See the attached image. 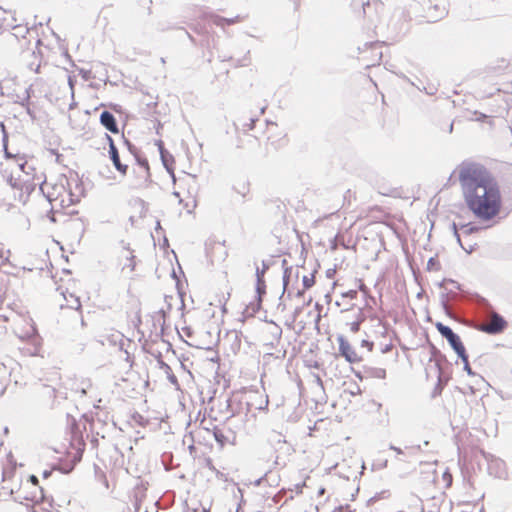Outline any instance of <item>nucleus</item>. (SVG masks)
I'll use <instances>...</instances> for the list:
<instances>
[{
	"mask_svg": "<svg viewBox=\"0 0 512 512\" xmlns=\"http://www.w3.org/2000/svg\"><path fill=\"white\" fill-rule=\"evenodd\" d=\"M336 269L335 268H329L326 270V277L329 279H332L335 276Z\"/></svg>",
	"mask_w": 512,
	"mask_h": 512,
	"instance_id": "nucleus-46",
	"label": "nucleus"
},
{
	"mask_svg": "<svg viewBox=\"0 0 512 512\" xmlns=\"http://www.w3.org/2000/svg\"><path fill=\"white\" fill-rule=\"evenodd\" d=\"M315 273H316V270L313 271V273L311 274L310 277H308L306 275L303 276L302 285H303L304 290L310 289L315 284V277H314Z\"/></svg>",
	"mask_w": 512,
	"mask_h": 512,
	"instance_id": "nucleus-22",
	"label": "nucleus"
},
{
	"mask_svg": "<svg viewBox=\"0 0 512 512\" xmlns=\"http://www.w3.org/2000/svg\"><path fill=\"white\" fill-rule=\"evenodd\" d=\"M18 98H19L20 100H19V101H16V103H18L19 105H21L23 108L30 106V99H31V95H24L22 98H20V97L18 96Z\"/></svg>",
	"mask_w": 512,
	"mask_h": 512,
	"instance_id": "nucleus-32",
	"label": "nucleus"
},
{
	"mask_svg": "<svg viewBox=\"0 0 512 512\" xmlns=\"http://www.w3.org/2000/svg\"><path fill=\"white\" fill-rule=\"evenodd\" d=\"M136 161V164L139 166L140 170L143 172V177L145 178V181H150V168L149 163L146 157H144L140 151L137 152L135 155H133Z\"/></svg>",
	"mask_w": 512,
	"mask_h": 512,
	"instance_id": "nucleus-9",
	"label": "nucleus"
},
{
	"mask_svg": "<svg viewBox=\"0 0 512 512\" xmlns=\"http://www.w3.org/2000/svg\"><path fill=\"white\" fill-rule=\"evenodd\" d=\"M277 309L282 312L286 309V305H285V303L282 302V298L281 299L279 298V303L277 305Z\"/></svg>",
	"mask_w": 512,
	"mask_h": 512,
	"instance_id": "nucleus-55",
	"label": "nucleus"
},
{
	"mask_svg": "<svg viewBox=\"0 0 512 512\" xmlns=\"http://www.w3.org/2000/svg\"><path fill=\"white\" fill-rule=\"evenodd\" d=\"M460 228L463 230L465 235H471L477 233L481 228L470 223L460 224Z\"/></svg>",
	"mask_w": 512,
	"mask_h": 512,
	"instance_id": "nucleus-21",
	"label": "nucleus"
},
{
	"mask_svg": "<svg viewBox=\"0 0 512 512\" xmlns=\"http://www.w3.org/2000/svg\"><path fill=\"white\" fill-rule=\"evenodd\" d=\"M482 455L487 462V471L489 475L494 476L495 478H503L506 475V464L505 462L494 456L489 452L482 451Z\"/></svg>",
	"mask_w": 512,
	"mask_h": 512,
	"instance_id": "nucleus-4",
	"label": "nucleus"
},
{
	"mask_svg": "<svg viewBox=\"0 0 512 512\" xmlns=\"http://www.w3.org/2000/svg\"><path fill=\"white\" fill-rule=\"evenodd\" d=\"M436 366L438 367V370H439V377H438V382H437V384L435 385V387H434V389L432 391V394H431L432 398H436L437 396L441 395L442 390H443L444 385H445V383L441 382V377H440V375H441V368H440L439 361L436 362Z\"/></svg>",
	"mask_w": 512,
	"mask_h": 512,
	"instance_id": "nucleus-17",
	"label": "nucleus"
},
{
	"mask_svg": "<svg viewBox=\"0 0 512 512\" xmlns=\"http://www.w3.org/2000/svg\"><path fill=\"white\" fill-rule=\"evenodd\" d=\"M109 158L114 166V168L121 174L126 175L128 171V165L123 164L120 160V155L116 144H112L110 149L108 150Z\"/></svg>",
	"mask_w": 512,
	"mask_h": 512,
	"instance_id": "nucleus-8",
	"label": "nucleus"
},
{
	"mask_svg": "<svg viewBox=\"0 0 512 512\" xmlns=\"http://www.w3.org/2000/svg\"><path fill=\"white\" fill-rule=\"evenodd\" d=\"M159 152H160V158L162 161V164L165 169H168V165H171L174 163L173 156L164 148L162 141H159Z\"/></svg>",
	"mask_w": 512,
	"mask_h": 512,
	"instance_id": "nucleus-11",
	"label": "nucleus"
},
{
	"mask_svg": "<svg viewBox=\"0 0 512 512\" xmlns=\"http://www.w3.org/2000/svg\"><path fill=\"white\" fill-rule=\"evenodd\" d=\"M441 266L436 257H430L427 262V270L428 271H438L440 270Z\"/></svg>",
	"mask_w": 512,
	"mask_h": 512,
	"instance_id": "nucleus-23",
	"label": "nucleus"
},
{
	"mask_svg": "<svg viewBox=\"0 0 512 512\" xmlns=\"http://www.w3.org/2000/svg\"><path fill=\"white\" fill-rule=\"evenodd\" d=\"M267 476V474H265L263 477H260L259 479H257L254 484L255 486H259L261 485V483L264 481L265 477Z\"/></svg>",
	"mask_w": 512,
	"mask_h": 512,
	"instance_id": "nucleus-62",
	"label": "nucleus"
},
{
	"mask_svg": "<svg viewBox=\"0 0 512 512\" xmlns=\"http://www.w3.org/2000/svg\"><path fill=\"white\" fill-rule=\"evenodd\" d=\"M231 19H232L233 24H235V23H237V22H239L241 20V17L239 15H237V16L231 18Z\"/></svg>",
	"mask_w": 512,
	"mask_h": 512,
	"instance_id": "nucleus-64",
	"label": "nucleus"
},
{
	"mask_svg": "<svg viewBox=\"0 0 512 512\" xmlns=\"http://www.w3.org/2000/svg\"><path fill=\"white\" fill-rule=\"evenodd\" d=\"M392 347H393V345H392L391 343H389V344L385 345V346L381 349V352H382L383 354L388 353V352H390V351H391Z\"/></svg>",
	"mask_w": 512,
	"mask_h": 512,
	"instance_id": "nucleus-52",
	"label": "nucleus"
},
{
	"mask_svg": "<svg viewBox=\"0 0 512 512\" xmlns=\"http://www.w3.org/2000/svg\"><path fill=\"white\" fill-rule=\"evenodd\" d=\"M435 327L437 331L440 333V335L447 340L450 347L457 355H464V351L466 350V348L460 336L457 333H455L451 327L441 322H437L435 324Z\"/></svg>",
	"mask_w": 512,
	"mask_h": 512,
	"instance_id": "nucleus-3",
	"label": "nucleus"
},
{
	"mask_svg": "<svg viewBox=\"0 0 512 512\" xmlns=\"http://www.w3.org/2000/svg\"><path fill=\"white\" fill-rule=\"evenodd\" d=\"M208 18H209V20L213 24H215L216 26H219V27H224L225 25H232L233 24L231 18L222 17V16L217 15V14H210L208 16Z\"/></svg>",
	"mask_w": 512,
	"mask_h": 512,
	"instance_id": "nucleus-12",
	"label": "nucleus"
},
{
	"mask_svg": "<svg viewBox=\"0 0 512 512\" xmlns=\"http://www.w3.org/2000/svg\"><path fill=\"white\" fill-rule=\"evenodd\" d=\"M183 331H184V333L186 334V336H188V337H190V336L192 335V329H191V327H188V326H187V327H184V328H183Z\"/></svg>",
	"mask_w": 512,
	"mask_h": 512,
	"instance_id": "nucleus-59",
	"label": "nucleus"
},
{
	"mask_svg": "<svg viewBox=\"0 0 512 512\" xmlns=\"http://www.w3.org/2000/svg\"><path fill=\"white\" fill-rule=\"evenodd\" d=\"M263 298H255L254 301H251L247 306L245 311L249 316H254L262 307Z\"/></svg>",
	"mask_w": 512,
	"mask_h": 512,
	"instance_id": "nucleus-13",
	"label": "nucleus"
},
{
	"mask_svg": "<svg viewBox=\"0 0 512 512\" xmlns=\"http://www.w3.org/2000/svg\"><path fill=\"white\" fill-rule=\"evenodd\" d=\"M68 83H69V86L71 88V97H72V99H74V88H73L74 81L72 80L71 77L68 78Z\"/></svg>",
	"mask_w": 512,
	"mask_h": 512,
	"instance_id": "nucleus-57",
	"label": "nucleus"
},
{
	"mask_svg": "<svg viewBox=\"0 0 512 512\" xmlns=\"http://www.w3.org/2000/svg\"><path fill=\"white\" fill-rule=\"evenodd\" d=\"M23 184H24V190H20V191L25 192L27 195H30L34 190L35 185L33 183H31L29 180H23Z\"/></svg>",
	"mask_w": 512,
	"mask_h": 512,
	"instance_id": "nucleus-28",
	"label": "nucleus"
},
{
	"mask_svg": "<svg viewBox=\"0 0 512 512\" xmlns=\"http://www.w3.org/2000/svg\"><path fill=\"white\" fill-rule=\"evenodd\" d=\"M303 310V306H298L294 309L293 313H292V322H295L297 317L300 315V313L302 312Z\"/></svg>",
	"mask_w": 512,
	"mask_h": 512,
	"instance_id": "nucleus-38",
	"label": "nucleus"
},
{
	"mask_svg": "<svg viewBox=\"0 0 512 512\" xmlns=\"http://www.w3.org/2000/svg\"><path fill=\"white\" fill-rule=\"evenodd\" d=\"M74 466V464L58 465L56 469H58L63 474H69L74 469Z\"/></svg>",
	"mask_w": 512,
	"mask_h": 512,
	"instance_id": "nucleus-27",
	"label": "nucleus"
},
{
	"mask_svg": "<svg viewBox=\"0 0 512 512\" xmlns=\"http://www.w3.org/2000/svg\"><path fill=\"white\" fill-rule=\"evenodd\" d=\"M255 298H263L266 295V281L262 278H256Z\"/></svg>",
	"mask_w": 512,
	"mask_h": 512,
	"instance_id": "nucleus-14",
	"label": "nucleus"
},
{
	"mask_svg": "<svg viewBox=\"0 0 512 512\" xmlns=\"http://www.w3.org/2000/svg\"><path fill=\"white\" fill-rule=\"evenodd\" d=\"M358 296V292L356 290H348L344 293H342V297L349 298L351 300L356 299Z\"/></svg>",
	"mask_w": 512,
	"mask_h": 512,
	"instance_id": "nucleus-34",
	"label": "nucleus"
},
{
	"mask_svg": "<svg viewBox=\"0 0 512 512\" xmlns=\"http://www.w3.org/2000/svg\"><path fill=\"white\" fill-rule=\"evenodd\" d=\"M6 181L13 189L24 190L23 179L20 176L15 177L13 174H10Z\"/></svg>",
	"mask_w": 512,
	"mask_h": 512,
	"instance_id": "nucleus-16",
	"label": "nucleus"
},
{
	"mask_svg": "<svg viewBox=\"0 0 512 512\" xmlns=\"http://www.w3.org/2000/svg\"><path fill=\"white\" fill-rule=\"evenodd\" d=\"M379 325L382 326L383 331H381V335L385 336L388 332L389 325L387 323H383L382 321H379Z\"/></svg>",
	"mask_w": 512,
	"mask_h": 512,
	"instance_id": "nucleus-48",
	"label": "nucleus"
},
{
	"mask_svg": "<svg viewBox=\"0 0 512 512\" xmlns=\"http://www.w3.org/2000/svg\"><path fill=\"white\" fill-rule=\"evenodd\" d=\"M250 51H247L246 55L242 59H237L234 61L235 67H243L248 65V55Z\"/></svg>",
	"mask_w": 512,
	"mask_h": 512,
	"instance_id": "nucleus-31",
	"label": "nucleus"
},
{
	"mask_svg": "<svg viewBox=\"0 0 512 512\" xmlns=\"http://www.w3.org/2000/svg\"><path fill=\"white\" fill-rule=\"evenodd\" d=\"M1 127H2V132H3V139H2L3 147L6 148L7 144H8V134L6 132L4 124H1Z\"/></svg>",
	"mask_w": 512,
	"mask_h": 512,
	"instance_id": "nucleus-39",
	"label": "nucleus"
},
{
	"mask_svg": "<svg viewBox=\"0 0 512 512\" xmlns=\"http://www.w3.org/2000/svg\"><path fill=\"white\" fill-rule=\"evenodd\" d=\"M90 74H91V72H90V71H88V70H84V69H81V70H80V75H81V76H82V78H83L84 80H86V81L90 79Z\"/></svg>",
	"mask_w": 512,
	"mask_h": 512,
	"instance_id": "nucleus-45",
	"label": "nucleus"
},
{
	"mask_svg": "<svg viewBox=\"0 0 512 512\" xmlns=\"http://www.w3.org/2000/svg\"><path fill=\"white\" fill-rule=\"evenodd\" d=\"M25 111H26V113L29 115V117H30V119H31L32 121H35V120H36V114H35L34 110H32V109L30 108V106L25 107Z\"/></svg>",
	"mask_w": 512,
	"mask_h": 512,
	"instance_id": "nucleus-43",
	"label": "nucleus"
},
{
	"mask_svg": "<svg viewBox=\"0 0 512 512\" xmlns=\"http://www.w3.org/2000/svg\"><path fill=\"white\" fill-rule=\"evenodd\" d=\"M440 303L443 309H447V293H441L440 294Z\"/></svg>",
	"mask_w": 512,
	"mask_h": 512,
	"instance_id": "nucleus-41",
	"label": "nucleus"
},
{
	"mask_svg": "<svg viewBox=\"0 0 512 512\" xmlns=\"http://www.w3.org/2000/svg\"><path fill=\"white\" fill-rule=\"evenodd\" d=\"M354 388H355V391H350V394L351 395H357V394H360L361 393V389L359 387V385L357 383H354L353 384Z\"/></svg>",
	"mask_w": 512,
	"mask_h": 512,
	"instance_id": "nucleus-51",
	"label": "nucleus"
},
{
	"mask_svg": "<svg viewBox=\"0 0 512 512\" xmlns=\"http://www.w3.org/2000/svg\"><path fill=\"white\" fill-rule=\"evenodd\" d=\"M270 265L265 260L262 261V268H259L257 264H255V276L256 278H262L265 279V273L269 269Z\"/></svg>",
	"mask_w": 512,
	"mask_h": 512,
	"instance_id": "nucleus-20",
	"label": "nucleus"
},
{
	"mask_svg": "<svg viewBox=\"0 0 512 512\" xmlns=\"http://www.w3.org/2000/svg\"><path fill=\"white\" fill-rule=\"evenodd\" d=\"M363 321V319H360V320H357V321H354L351 323V326H350V330L353 332V333H357L359 330H360V326H361V322Z\"/></svg>",
	"mask_w": 512,
	"mask_h": 512,
	"instance_id": "nucleus-36",
	"label": "nucleus"
},
{
	"mask_svg": "<svg viewBox=\"0 0 512 512\" xmlns=\"http://www.w3.org/2000/svg\"><path fill=\"white\" fill-rule=\"evenodd\" d=\"M337 341L339 344V355L342 356L348 363L354 364L361 361L362 358L357 355L355 349L343 335H338Z\"/></svg>",
	"mask_w": 512,
	"mask_h": 512,
	"instance_id": "nucleus-5",
	"label": "nucleus"
},
{
	"mask_svg": "<svg viewBox=\"0 0 512 512\" xmlns=\"http://www.w3.org/2000/svg\"><path fill=\"white\" fill-rule=\"evenodd\" d=\"M446 283H451L455 286V288L459 289L460 288V284L452 279H443L441 282L438 283V286L440 288H445V284Z\"/></svg>",
	"mask_w": 512,
	"mask_h": 512,
	"instance_id": "nucleus-33",
	"label": "nucleus"
},
{
	"mask_svg": "<svg viewBox=\"0 0 512 512\" xmlns=\"http://www.w3.org/2000/svg\"><path fill=\"white\" fill-rule=\"evenodd\" d=\"M38 396L41 402L49 409H56L61 401L67 399V391L61 387L56 388L51 385L42 384L38 390Z\"/></svg>",
	"mask_w": 512,
	"mask_h": 512,
	"instance_id": "nucleus-2",
	"label": "nucleus"
},
{
	"mask_svg": "<svg viewBox=\"0 0 512 512\" xmlns=\"http://www.w3.org/2000/svg\"><path fill=\"white\" fill-rule=\"evenodd\" d=\"M99 122L110 133H113V134L119 133L117 120H116L115 116L113 115V113H111L110 111L103 110L100 113Z\"/></svg>",
	"mask_w": 512,
	"mask_h": 512,
	"instance_id": "nucleus-7",
	"label": "nucleus"
},
{
	"mask_svg": "<svg viewBox=\"0 0 512 512\" xmlns=\"http://www.w3.org/2000/svg\"><path fill=\"white\" fill-rule=\"evenodd\" d=\"M256 121H257V119H254V118H251V119H250V122H249V124L247 125L249 130H252V129L254 128V126H255V122H256Z\"/></svg>",
	"mask_w": 512,
	"mask_h": 512,
	"instance_id": "nucleus-60",
	"label": "nucleus"
},
{
	"mask_svg": "<svg viewBox=\"0 0 512 512\" xmlns=\"http://www.w3.org/2000/svg\"><path fill=\"white\" fill-rule=\"evenodd\" d=\"M160 366L165 370L166 373H168V371H171V367L164 361H160Z\"/></svg>",
	"mask_w": 512,
	"mask_h": 512,
	"instance_id": "nucleus-54",
	"label": "nucleus"
},
{
	"mask_svg": "<svg viewBox=\"0 0 512 512\" xmlns=\"http://www.w3.org/2000/svg\"><path fill=\"white\" fill-rule=\"evenodd\" d=\"M291 272H292V267H285L284 268V272H283V277H282V280H283V291L280 295V299L283 298L285 292H286V289L289 285V282H290V275H291Z\"/></svg>",
	"mask_w": 512,
	"mask_h": 512,
	"instance_id": "nucleus-19",
	"label": "nucleus"
},
{
	"mask_svg": "<svg viewBox=\"0 0 512 512\" xmlns=\"http://www.w3.org/2000/svg\"><path fill=\"white\" fill-rule=\"evenodd\" d=\"M170 372L171 371H168V373H167L168 374L167 378H168L169 382L172 384H178L177 377L173 373H170Z\"/></svg>",
	"mask_w": 512,
	"mask_h": 512,
	"instance_id": "nucleus-44",
	"label": "nucleus"
},
{
	"mask_svg": "<svg viewBox=\"0 0 512 512\" xmlns=\"http://www.w3.org/2000/svg\"><path fill=\"white\" fill-rule=\"evenodd\" d=\"M451 229L453 231V236L456 235V233H459L458 230L461 229L460 228V225H458L457 223L453 222L451 224Z\"/></svg>",
	"mask_w": 512,
	"mask_h": 512,
	"instance_id": "nucleus-50",
	"label": "nucleus"
},
{
	"mask_svg": "<svg viewBox=\"0 0 512 512\" xmlns=\"http://www.w3.org/2000/svg\"><path fill=\"white\" fill-rule=\"evenodd\" d=\"M389 449L395 451L398 455L403 454V450L401 448H399V447H396L393 444L389 445Z\"/></svg>",
	"mask_w": 512,
	"mask_h": 512,
	"instance_id": "nucleus-49",
	"label": "nucleus"
},
{
	"mask_svg": "<svg viewBox=\"0 0 512 512\" xmlns=\"http://www.w3.org/2000/svg\"><path fill=\"white\" fill-rule=\"evenodd\" d=\"M104 139L108 143L109 148L111 147L112 144H115L112 136H110L108 133H104Z\"/></svg>",
	"mask_w": 512,
	"mask_h": 512,
	"instance_id": "nucleus-47",
	"label": "nucleus"
},
{
	"mask_svg": "<svg viewBox=\"0 0 512 512\" xmlns=\"http://www.w3.org/2000/svg\"><path fill=\"white\" fill-rule=\"evenodd\" d=\"M269 440L274 443H286V440L280 433L273 432Z\"/></svg>",
	"mask_w": 512,
	"mask_h": 512,
	"instance_id": "nucleus-26",
	"label": "nucleus"
},
{
	"mask_svg": "<svg viewBox=\"0 0 512 512\" xmlns=\"http://www.w3.org/2000/svg\"><path fill=\"white\" fill-rule=\"evenodd\" d=\"M432 357H439V360H445V356L435 346H432Z\"/></svg>",
	"mask_w": 512,
	"mask_h": 512,
	"instance_id": "nucleus-37",
	"label": "nucleus"
},
{
	"mask_svg": "<svg viewBox=\"0 0 512 512\" xmlns=\"http://www.w3.org/2000/svg\"><path fill=\"white\" fill-rule=\"evenodd\" d=\"M508 326L506 319L499 313L492 315L491 322L479 328L480 331L489 335H496L502 333Z\"/></svg>",
	"mask_w": 512,
	"mask_h": 512,
	"instance_id": "nucleus-6",
	"label": "nucleus"
},
{
	"mask_svg": "<svg viewBox=\"0 0 512 512\" xmlns=\"http://www.w3.org/2000/svg\"><path fill=\"white\" fill-rule=\"evenodd\" d=\"M172 299V296L165 295L164 300L167 303L168 311L172 309V304L170 303V300Z\"/></svg>",
	"mask_w": 512,
	"mask_h": 512,
	"instance_id": "nucleus-53",
	"label": "nucleus"
},
{
	"mask_svg": "<svg viewBox=\"0 0 512 512\" xmlns=\"http://www.w3.org/2000/svg\"><path fill=\"white\" fill-rule=\"evenodd\" d=\"M212 434L214 437V440L217 442V444L220 447H224L227 443V437L224 435L221 429H219L217 426H215L212 430Z\"/></svg>",
	"mask_w": 512,
	"mask_h": 512,
	"instance_id": "nucleus-15",
	"label": "nucleus"
},
{
	"mask_svg": "<svg viewBox=\"0 0 512 512\" xmlns=\"http://www.w3.org/2000/svg\"><path fill=\"white\" fill-rule=\"evenodd\" d=\"M51 474H52V470H44L43 473H42V477L44 479H47V478H49L51 476Z\"/></svg>",
	"mask_w": 512,
	"mask_h": 512,
	"instance_id": "nucleus-58",
	"label": "nucleus"
},
{
	"mask_svg": "<svg viewBox=\"0 0 512 512\" xmlns=\"http://www.w3.org/2000/svg\"><path fill=\"white\" fill-rule=\"evenodd\" d=\"M361 346L362 347H367L369 351H372L373 347H374V343L372 341H369V340H366V339H363L361 341Z\"/></svg>",
	"mask_w": 512,
	"mask_h": 512,
	"instance_id": "nucleus-40",
	"label": "nucleus"
},
{
	"mask_svg": "<svg viewBox=\"0 0 512 512\" xmlns=\"http://www.w3.org/2000/svg\"><path fill=\"white\" fill-rule=\"evenodd\" d=\"M364 373L371 378L384 379L386 377V370L379 367L364 366Z\"/></svg>",
	"mask_w": 512,
	"mask_h": 512,
	"instance_id": "nucleus-10",
	"label": "nucleus"
},
{
	"mask_svg": "<svg viewBox=\"0 0 512 512\" xmlns=\"http://www.w3.org/2000/svg\"><path fill=\"white\" fill-rule=\"evenodd\" d=\"M371 5H374L375 8L377 9V7L383 6V3L378 1V0H373L372 2L371 1H367L366 3H363L362 4V8H363L364 15H366L367 9L370 8Z\"/></svg>",
	"mask_w": 512,
	"mask_h": 512,
	"instance_id": "nucleus-25",
	"label": "nucleus"
},
{
	"mask_svg": "<svg viewBox=\"0 0 512 512\" xmlns=\"http://www.w3.org/2000/svg\"><path fill=\"white\" fill-rule=\"evenodd\" d=\"M166 171L169 173V175L173 174L174 173L173 164L168 165V169H166Z\"/></svg>",
	"mask_w": 512,
	"mask_h": 512,
	"instance_id": "nucleus-63",
	"label": "nucleus"
},
{
	"mask_svg": "<svg viewBox=\"0 0 512 512\" xmlns=\"http://www.w3.org/2000/svg\"><path fill=\"white\" fill-rule=\"evenodd\" d=\"M459 182L468 209L482 221H490L501 210L499 185L491 172L481 164L462 165Z\"/></svg>",
	"mask_w": 512,
	"mask_h": 512,
	"instance_id": "nucleus-1",
	"label": "nucleus"
},
{
	"mask_svg": "<svg viewBox=\"0 0 512 512\" xmlns=\"http://www.w3.org/2000/svg\"><path fill=\"white\" fill-rule=\"evenodd\" d=\"M29 481L34 485H37L39 482L38 477L33 474L29 476Z\"/></svg>",
	"mask_w": 512,
	"mask_h": 512,
	"instance_id": "nucleus-56",
	"label": "nucleus"
},
{
	"mask_svg": "<svg viewBox=\"0 0 512 512\" xmlns=\"http://www.w3.org/2000/svg\"><path fill=\"white\" fill-rule=\"evenodd\" d=\"M129 267L131 268V270H134L135 268V262H134V256L132 255L130 258H129Z\"/></svg>",
	"mask_w": 512,
	"mask_h": 512,
	"instance_id": "nucleus-61",
	"label": "nucleus"
},
{
	"mask_svg": "<svg viewBox=\"0 0 512 512\" xmlns=\"http://www.w3.org/2000/svg\"><path fill=\"white\" fill-rule=\"evenodd\" d=\"M79 202V197L76 196L72 191H69V203L76 204Z\"/></svg>",
	"mask_w": 512,
	"mask_h": 512,
	"instance_id": "nucleus-42",
	"label": "nucleus"
},
{
	"mask_svg": "<svg viewBox=\"0 0 512 512\" xmlns=\"http://www.w3.org/2000/svg\"><path fill=\"white\" fill-rule=\"evenodd\" d=\"M463 362V369L466 371V373L469 375V376H476V373L472 370L470 364H469V361H468V354H467V351L465 350L464 351V355H457Z\"/></svg>",
	"mask_w": 512,
	"mask_h": 512,
	"instance_id": "nucleus-18",
	"label": "nucleus"
},
{
	"mask_svg": "<svg viewBox=\"0 0 512 512\" xmlns=\"http://www.w3.org/2000/svg\"><path fill=\"white\" fill-rule=\"evenodd\" d=\"M168 312H169L168 310L166 311V310H164L163 308H161V309L157 312L158 316L162 319V323L160 324V325H161V332H162V333H163V331H164V326H165L166 318H167V316H168Z\"/></svg>",
	"mask_w": 512,
	"mask_h": 512,
	"instance_id": "nucleus-29",
	"label": "nucleus"
},
{
	"mask_svg": "<svg viewBox=\"0 0 512 512\" xmlns=\"http://www.w3.org/2000/svg\"><path fill=\"white\" fill-rule=\"evenodd\" d=\"M71 297L73 298V300L71 301L70 307L75 309V310H80L81 309V302H80L79 297H75L73 295H71Z\"/></svg>",
	"mask_w": 512,
	"mask_h": 512,
	"instance_id": "nucleus-35",
	"label": "nucleus"
},
{
	"mask_svg": "<svg viewBox=\"0 0 512 512\" xmlns=\"http://www.w3.org/2000/svg\"><path fill=\"white\" fill-rule=\"evenodd\" d=\"M121 139L123 141V144L126 146L127 150L132 154L135 155L137 152H139V149L124 135L121 136Z\"/></svg>",
	"mask_w": 512,
	"mask_h": 512,
	"instance_id": "nucleus-24",
	"label": "nucleus"
},
{
	"mask_svg": "<svg viewBox=\"0 0 512 512\" xmlns=\"http://www.w3.org/2000/svg\"><path fill=\"white\" fill-rule=\"evenodd\" d=\"M457 243L459 244V246L464 250L466 251L468 254L472 253L473 250H474V246L473 245H470L469 248H466L463 244H462V241H461V237H460V234L459 233H456V235H454Z\"/></svg>",
	"mask_w": 512,
	"mask_h": 512,
	"instance_id": "nucleus-30",
	"label": "nucleus"
}]
</instances>
